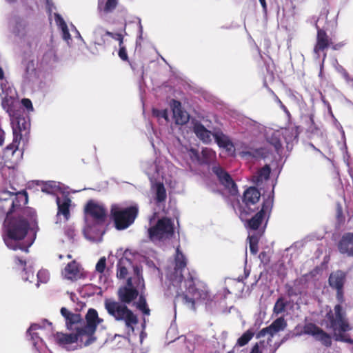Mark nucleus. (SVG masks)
I'll return each mask as SVG.
<instances>
[{"mask_svg":"<svg viewBox=\"0 0 353 353\" xmlns=\"http://www.w3.org/2000/svg\"><path fill=\"white\" fill-rule=\"evenodd\" d=\"M155 186V202L157 204H160L165 201L167 198V193L163 183L157 182Z\"/></svg>","mask_w":353,"mask_h":353,"instance_id":"obj_31","label":"nucleus"},{"mask_svg":"<svg viewBox=\"0 0 353 353\" xmlns=\"http://www.w3.org/2000/svg\"><path fill=\"white\" fill-rule=\"evenodd\" d=\"M35 63L34 60H29L25 63V71L26 74H30L35 72Z\"/></svg>","mask_w":353,"mask_h":353,"instance_id":"obj_46","label":"nucleus"},{"mask_svg":"<svg viewBox=\"0 0 353 353\" xmlns=\"http://www.w3.org/2000/svg\"><path fill=\"white\" fill-rule=\"evenodd\" d=\"M213 173L217 176L219 183L224 186L231 195L238 193V188L230 174L219 165L212 168Z\"/></svg>","mask_w":353,"mask_h":353,"instance_id":"obj_13","label":"nucleus"},{"mask_svg":"<svg viewBox=\"0 0 353 353\" xmlns=\"http://www.w3.org/2000/svg\"><path fill=\"white\" fill-rule=\"evenodd\" d=\"M192 131L196 137L204 143H211V137L213 136V132L206 129L200 122L196 121L194 123Z\"/></svg>","mask_w":353,"mask_h":353,"instance_id":"obj_21","label":"nucleus"},{"mask_svg":"<svg viewBox=\"0 0 353 353\" xmlns=\"http://www.w3.org/2000/svg\"><path fill=\"white\" fill-rule=\"evenodd\" d=\"M85 212L90 215L98 225H103L106 220L107 211L103 205L90 200L85 206Z\"/></svg>","mask_w":353,"mask_h":353,"instance_id":"obj_15","label":"nucleus"},{"mask_svg":"<svg viewBox=\"0 0 353 353\" xmlns=\"http://www.w3.org/2000/svg\"><path fill=\"white\" fill-rule=\"evenodd\" d=\"M281 134V130H270L266 132L267 141L274 146L277 152H279V150L282 148L283 140L282 135Z\"/></svg>","mask_w":353,"mask_h":353,"instance_id":"obj_25","label":"nucleus"},{"mask_svg":"<svg viewBox=\"0 0 353 353\" xmlns=\"http://www.w3.org/2000/svg\"><path fill=\"white\" fill-rule=\"evenodd\" d=\"M189 157L191 159V160L194 162H197L200 164V157L201 154H199V151L195 148H190L189 150Z\"/></svg>","mask_w":353,"mask_h":353,"instance_id":"obj_45","label":"nucleus"},{"mask_svg":"<svg viewBox=\"0 0 353 353\" xmlns=\"http://www.w3.org/2000/svg\"><path fill=\"white\" fill-rule=\"evenodd\" d=\"M56 202L58 207L57 215L62 214L65 220H68L70 216V207L71 205V199L65 196L62 199L57 197Z\"/></svg>","mask_w":353,"mask_h":353,"instance_id":"obj_24","label":"nucleus"},{"mask_svg":"<svg viewBox=\"0 0 353 353\" xmlns=\"http://www.w3.org/2000/svg\"><path fill=\"white\" fill-rule=\"evenodd\" d=\"M271 172L270 168L268 165H265L259 171V177L261 179H268Z\"/></svg>","mask_w":353,"mask_h":353,"instance_id":"obj_44","label":"nucleus"},{"mask_svg":"<svg viewBox=\"0 0 353 353\" xmlns=\"http://www.w3.org/2000/svg\"><path fill=\"white\" fill-rule=\"evenodd\" d=\"M38 281L41 283H46L49 279V274L46 270H40L37 273Z\"/></svg>","mask_w":353,"mask_h":353,"instance_id":"obj_49","label":"nucleus"},{"mask_svg":"<svg viewBox=\"0 0 353 353\" xmlns=\"http://www.w3.org/2000/svg\"><path fill=\"white\" fill-rule=\"evenodd\" d=\"M119 41V48H121V47H125L124 45H123V35L122 34V36L119 39V40H117Z\"/></svg>","mask_w":353,"mask_h":353,"instance_id":"obj_63","label":"nucleus"},{"mask_svg":"<svg viewBox=\"0 0 353 353\" xmlns=\"http://www.w3.org/2000/svg\"><path fill=\"white\" fill-rule=\"evenodd\" d=\"M6 207L9 208L8 214L13 216H29L30 220L35 221L36 212L30 208L26 207L28 203V196L26 190H22L14 194L11 201H8Z\"/></svg>","mask_w":353,"mask_h":353,"instance_id":"obj_6","label":"nucleus"},{"mask_svg":"<svg viewBox=\"0 0 353 353\" xmlns=\"http://www.w3.org/2000/svg\"><path fill=\"white\" fill-rule=\"evenodd\" d=\"M249 240V247H250V252L255 255L257 254L259 251V238L256 235H252L248 236Z\"/></svg>","mask_w":353,"mask_h":353,"instance_id":"obj_38","label":"nucleus"},{"mask_svg":"<svg viewBox=\"0 0 353 353\" xmlns=\"http://www.w3.org/2000/svg\"><path fill=\"white\" fill-rule=\"evenodd\" d=\"M8 88V83L4 77L3 69L0 67V92L2 93H7Z\"/></svg>","mask_w":353,"mask_h":353,"instance_id":"obj_40","label":"nucleus"},{"mask_svg":"<svg viewBox=\"0 0 353 353\" xmlns=\"http://www.w3.org/2000/svg\"><path fill=\"white\" fill-rule=\"evenodd\" d=\"M29 216H13L8 219H4L3 225L6 228V235L3 236V241L6 246L13 250H21L28 252V246L21 243L24 239L30 229Z\"/></svg>","mask_w":353,"mask_h":353,"instance_id":"obj_3","label":"nucleus"},{"mask_svg":"<svg viewBox=\"0 0 353 353\" xmlns=\"http://www.w3.org/2000/svg\"><path fill=\"white\" fill-rule=\"evenodd\" d=\"M133 269H134V274H136L139 280L141 279L142 282H143V279L142 276H141L140 268L137 265H136V266L133 267Z\"/></svg>","mask_w":353,"mask_h":353,"instance_id":"obj_59","label":"nucleus"},{"mask_svg":"<svg viewBox=\"0 0 353 353\" xmlns=\"http://www.w3.org/2000/svg\"><path fill=\"white\" fill-rule=\"evenodd\" d=\"M64 275L68 279L77 280L79 276V264L75 261L68 263L64 268Z\"/></svg>","mask_w":353,"mask_h":353,"instance_id":"obj_28","label":"nucleus"},{"mask_svg":"<svg viewBox=\"0 0 353 353\" xmlns=\"http://www.w3.org/2000/svg\"><path fill=\"white\" fill-rule=\"evenodd\" d=\"M336 218L339 225H342L345 222V216L343 215V209L340 204H338L336 210Z\"/></svg>","mask_w":353,"mask_h":353,"instance_id":"obj_43","label":"nucleus"},{"mask_svg":"<svg viewBox=\"0 0 353 353\" xmlns=\"http://www.w3.org/2000/svg\"><path fill=\"white\" fill-rule=\"evenodd\" d=\"M303 333L312 336L315 340L320 341L324 346L332 345V337L330 334L313 323H307L303 326Z\"/></svg>","mask_w":353,"mask_h":353,"instance_id":"obj_14","label":"nucleus"},{"mask_svg":"<svg viewBox=\"0 0 353 353\" xmlns=\"http://www.w3.org/2000/svg\"><path fill=\"white\" fill-rule=\"evenodd\" d=\"M287 305L288 302L285 301L283 297H279L274 304L273 308L274 313L279 314L284 312Z\"/></svg>","mask_w":353,"mask_h":353,"instance_id":"obj_37","label":"nucleus"},{"mask_svg":"<svg viewBox=\"0 0 353 353\" xmlns=\"http://www.w3.org/2000/svg\"><path fill=\"white\" fill-rule=\"evenodd\" d=\"M86 323L83 322V327H80L81 331L85 336V346L90 345L95 339L93 336L96 332L97 325L103 321L98 315L97 311L94 308H90L85 315Z\"/></svg>","mask_w":353,"mask_h":353,"instance_id":"obj_10","label":"nucleus"},{"mask_svg":"<svg viewBox=\"0 0 353 353\" xmlns=\"http://www.w3.org/2000/svg\"><path fill=\"white\" fill-rule=\"evenodd\" d=\"M72 312H70L67 308L63 307L61 308V314L66 320Z\"/></svg>","mask_w":353,"mask_h":353,"instance_id":"obj_58","label":"nucleus"},{"mask_svg":"<svg viewBox=\"0 0 353 353\" xmlns=\"http://www.w3.org/2000/svg\"><path fill=\"white\" fill-rule=\"evenodd\" d=\"M105 35L109 36L111 38H112L113 39L117 41L122 36V34L121 33H119V32L114 33V32H110V31L107 30V31H105L104 35L101 34L100 35V38H99L98 37L99 33L95 32L94 44L99 45V46H103V45H105V40L104 39V36Z\"/></svg>","mask_w":353,"mask_h":353,"instance_id":"obj_34","label":"nucleus"},{"mask_svg":"<svg viewBox=\"0 0 353 353\" xmlns=\"http://www.w3.org/2000/svg\"><path fill=\"white\" fill-rule=\"evenodd\" d=\"M346 281L345 272L338 270L331 272L328 278L330 287L336 290V299L338 301L334 307V311L331 309L325 316V325L327 329L333 331V337L336 341L344 342L353 345V339L347 334L352 330V327L343 309L342 304L345 303L344 285Z\"/></svg>","mask_w":353,"mask_h":353,"instance_id":"obj_1","label":"nucleus"},{"mask_svg":"<svg viewBox=\"0 0 353 353\" xmlns=\"http://www.w3.org/2000/svg\"><path fill=\"white\" fill-rule=\"evenodd\" d=\"M13 196V192L8 190L1 191L0 192V201L1 202V205H6V203H8V201H11Z\"/></svg>","mask_w":353,"mask_h":353,"instance_id":"obj_41","label":"nucleus"},{"mask_svg":"<svg viewBox=\"0 0 353 353\" xmlns=\"http://www.w3.org/2000/svg\"><path fill=\"white\" fill-rule=\"evenodd\" d=\"M106 268V259L105 256L100 258L96 264L95 270L99 273H103Z\"/></svg>","mask_w":353,"mask_h":353,"instance_id":"obj_42","label":"nucleus"},{"mask_svg":"<svg viewBox=\"0 0 353 353\" xmlns=\"http://www.w3.org/2000/svg\"><path fill=\"white\" fill-rule=\"evenodd\" d=\"M311 124L307 129V136L310 139H318L321 141H324L326 138V133L323 126L317 125L313 119V115L310 117Z\"/></svg>","mask_w":353,"mask_h":353,"instance_id":"obj_22","label":"nucleus"},{"mask_svg":"<svg viewBox=\"0 0 353 353\" xmlns=\"http://www.w3.org/2000/svg\"><path fill=\"white\" fill-rule=\"evenodd\" d=\"M168 112H152V114L155 117H162L168 120Z\"/></svg>","mask_w":353,"mask_h":353,"instance_id":"obj_55","label":"nucleus"},{"mask_svg":"<svg viewBox=\"0 0 353 353\" xmlns=\"http://www.w3.org/2000/svg\"><path fill=\"white\" fill-rule=\"evenodd\" d=\"M83 320L80 314L72 313L71 315L65 320V325L68 330H75L83 327Z\"/></svg>","mask_w":353,"mask_h":353,"instance_id":"obj_27","label":"nucleus"},{"mask_svg":"<svg viewBox=\"0 0 353 353\" xmlns=\"http://www.w3.org/2000/svg\"><path fill=\"white\" fill-rule=\"evenodd\" d=\"M173 118L176 125H183L186 124L190 120L188 112H172Z\"/></svg>","mask_w":353,"mask_h":353,"instance_id":"obj_35","label":"nucleus"},{"mask_svg":"<svg viewBox=\"0 0 353 353\" xmlns=\"http://www.w3.org/2000/svg\"><path fill=\"white\" fill-rule=\"evenodd\" d=\"M61 30H62V32H63V37L64 39L65 40H68L69 39H70V34L69 32V30H68V26L66 25V23H65V21L61 19Z\"/></svg>","mask_w":353,"mask_h":353,"instance_id":"obj_50","label":"nucleus"},{"mask_svg":"<svg viewBox=\"0 0 353 353\" xmlns=\"http://www.w3.org/2000/svg\"><path fill=\"white\" fill-rule=\"evenodd\" d=\"M136 306L143 314L148 316L150 314V310L148 306L146 299L143 295L141 294L139 296Z\"/></svg>","mask_w":353,"mask_h":353,"instance_id":"obj_36","label":"nucleus"},{"mask_svg":"<svg viewBox=\"0 0 353 353\" xmlns=\"http://www.w3.org/2000/svg\"><path fill=\"white\" fill-rule=\"evenodd\" d=\"M28 23L21 17H17L13 28V33L19 37H25L28 34Z\"/></svg>","mask_w":353,"mask_h":353,"instance_id":"obj_29","label":"nucleus"},{"mask_svg":"<svg viewBox=\"0 0 353 353\" xmlns=\"http://www.w3.org/2000/svg\"><path fill=\"white\" fill-rule=\"evenodd\" d=\"M185 285L187 292L194 296L196 301L203 303L208 306L215 304V295L205 285L196 286L194 278L190 273L187 279L185 280Z\"/></svg>","mask_w":353,"mask_h":353,"instance_id":"obj_8","label":"nucleus"},{"mask_svg":"<svg viewBox=\"0 0 353 353\" xmlns=\"http://www.w3.org/2000/svg\"><path fill=\"white\" fill-rule=\"evenodd\" d=\"M174 232L173 222L168 217L159 219L155 225L148 229V236L152 241L170 239Z\"/></svg>","mask_w":353,"mask_h":353,"instance_id":"obj_9","label":"nucleus"},{"mask_svg":"<svg viewBox=\"0 0 353 353\" xmlns=\"http://www.w3.org/2000/svg\"><path fill=\"white\" fill-rule=\"evenodd\" d=\"M6 205H0V220H2L5 218V219H8L9 217H12V214H8L9 211V208L6 207Z\"/></svg>","mask_w":353,"mask_h":353,"instance_id":"obj_48","label":"nucleus"},{"mask_svg":"<svg viewBox=\"0 0 353 353\" xmlns=\"http://www.w3.org/2000/svg\"><path fill=\"white\" fill-rule=\"evenodd\" d=\"M57 343L60 345H65L72 344L80 341L81 343H85V336L81 331L79 328L77 329V332L71 334H64L62 332H57L54 335Z\"/></svg>","mask_w":353,"mask_h":353,"instance_id":"obj_17","label":"nucleus"},{"mask_svg":"<svg viewBox=\"0 0 353 353\" xmlns=\"http://www.w3.org/2000/svg\"><path fill=\"white\" fill-rule=\"evenodd\" d=\"M138 214L139 208L136 205L122 208L114 203L110 207V217L117 230H123L134 223Z\"/></svg>","mask_w":353,"mask_h":353,"instance_id":"obj_5","label":"nucleus"},{"mask_svg":"<svg viewBox=\"0 0 353 353\" xmlns=\"http://www.w3.org/2000/svg\"><path fill=\"white\" fill-rule=\"evenodd\" d=\"M264 341H260L259 343H256L252 348L250 353H261L259 349V345H263Z\"/></svg>","mask_w":353,"mask_h":353,"instance_id":"obj_56","label":"nucleus"},{"mask_svg":"<svg viewBox=\"0 0 353 353\" xmlns=\"http://www.w3.org/2000/svg\"><path fill=\"white\" fill-rule=\"evenodd\" d=\"M286 293L289 297L296 296L301 294V292L294 288L293 286L286 284L285 285Z\"/></svg>","mask_w":353,"mask_h":353,"instance_id":"obj_47","label":"nucleus"},{"mask_svg":"<svg viewBox=\"0 0 353 353\" xmlns=\"http://www.w3.org/2000/svg\"><path fill=\"white\" fill-rule=\"evenodd\" d=\"M216 159V152L211 148H204L200 157L201 165H210Z\"/></svg>","mask_w":353,"mask_h":353,"instance_id":"obj_30","label":"nucleus"},{"mask_svg":"<svg viewBox=\"0 0 353 353\" xmlns=\"http://www.w3.org/2000/svg\"><path fill=\"white\" fill-rule=\"evenodd\" d=\"M332 44L325 30L317 27L316 41L313 52L317 58L320 57V52H323Z\"/></svg>","mask_w":353,"mask_h":353,"instance_id":"obj_18","label":"nucleus"},{"mask_svg":"<svg viewBox=\"0 0 353 353\" xmlns=\"http://www.w3.org/2000/svg\"><path fill=\"white\" fill-rule=\"evenodd\" d=\"M118 55L121 60L128 61V56L125 47L119 48Z\"/></svg>","mask_w":353,"mask_h":353,"instance_id":"obj_52","label":"nucleus"},{"mask_svg":"<svg viewBox=\"0 0 353 353\" xmlns=\"http://www.w3.org/2000/svg\"><path fill=\"white\" fill-rule=\"evenodd\" d=\"M186 265L187 260L185 256L177 248L174 270L169 276V279L174 286L181 285V283L186 279L183 274V271L185 269Z\"/></svg>","mask_w":353,"mask_h":353,"instance_id":"obj_12","label":"nucleus"},{"mask_svg":"<svg viewBox=\"0 0 353 353\" xmlns=\"http://www.w3.org/2000/svg\"><path fill=\"white\" fill-rule=\"evenodd\" d=\"M52 188V185L50 183H46L42 188L43 192H50V189Z\"/></svg>","mask_w":353,"mask_h":353,"instance_id":"obj_60","label":"nucleus"},{"mask_svg":"<svg viewBox=\"0 0 353 353\" xmlns=\"http://www.w3.org/2000/svg\"><path fill=\"white\" fill-rule=\"evenodd\" d=\"M213 137L219 148H222L228 152L234 150V145L230 137L225 134L220 129L214 130Z\"/></svg>","mask_w":353,"mask_h":353,"instance_id":"obj_20","label":"nucleus"},{"mask_svg":"<svg viewBox=\"0 0 353 353\" xmlns=\"http://www.w3.org/2000/svg\"><path fill=\"white\" fill-rule=\"evenodd\" d=\"M21 104L27 109V110H33L32 101L27 98L21 100Z\"/></svg>","mask_w":353,"mask_h":353,"instance_id":"obj_54","label":"nucleus"},{"mask_svg":"<svg viewBox=\"0 0 353 353\" xmlns=\"http://www.w3.org/2000/svg\"><path fill=\"white\" fill-rule=\"evenodd\" d=\"M13 131V140L5 149V154H13L18 149L23 132L26 135L30 128V119L28 112H8Z\"/></svg>","mask_w":353,"mask_h":353,"instance_id":"obj_4","label":"nucleus"},{"mask_svg":"<svg viewBox=\"0 0 353 353\" xmlns=\"http://www.w3.org/2000/svg\"><path fill=\"white\" fill-rule=\"evenodd\" d=\"M299 128L297 126L281 128L283 142H285L288 148V145L292 143L294 141H298V137L300 133Z\"/></svg>","mask_w":353,"mask_h":353,"instance_id":"obj_23","label":"nucleus"},{"mask_svg":"<svg viewBox=\"0 0 353 353\" xmlns=\"http://www.w3.org/2000/svg\"><path fill=\"white\" fill-rule=\"evenodd\" d=\"M169 105L171 110H181V103L176 99H171Z\"/></svg>","mask_w":353,"mask_h":353,"instance_id":"obj_51","label":"nucleus"},{"mask_svg":"<svg viewBox=\"0 0 353 353\" xmlns=\"http://www.w3.org/2000/svg\"><path fill=\"white\" fill-rule=\"evenodd\" d=\"M261 192L256 187L248 188L243 193L242 203L238 201L239 218L241 221L259 209Z\"/></svg>","mask_w":353,"mask_h":353,"instance_id":"obj_7","label":"nucleus"},{"mask_svg":"<svg viewBox=\"0 0 353 353\" xmlns=\"http://www.w3.org/2000/svg\"><path fill=\"white\" fill-rule=\"evenodd\" d=\"M132 266V261L125 256V253L117 263V276L119 279H125L128 274V270Z\"/></svg>","mask_w":353,"mask_h":353,"instance_id":"obj_26","label":"nucleus"},{"mask_svg":"<svg viewBox=\"0 0 353 353\" xmlns=\"http://www.w3.org/2000/svg\"><path fill=\"white\" fill-rule=\"evenodd\" d=\"M40 327H41V326L38 324H32L28 329V332H30L32 331L37 330L39 329Z\"/></svg>","mask_w":353,"mask_h":353,"instance_id":"obj_61","label":"nucleus"},{"mask_svg":"<svg viewBox=\"0 0 353 353\" xmlns=\"http://www.w3.org/2000/svg\"><path fill=\"white\" fill-rule=\"evenodd\" d=\"M337 248L342 254L353 257V232H345L337 243Z\"/></svg>","mask_w":353,"mask_h":353,"instance_id":"obj_19","label":"nucleus"},{"mask_svg":"<svg viewBox=\"0 0 353 353\" xmlns=\"http://www.w3.org/2000/svg\"><path fill=\"white\" fill-rule=\"evenodd\" d=\"M29 333H30V335L31 336V339L33 341L34 345H36L37 342L35 341H36L37 339L39 338L38 334L37 333H34V332L31 333V332H29Z\"/></svg>","mask_w":353,"mask_h":353,"instance_id":"obj_62","label":"nucleus"},{"mask_svg":"<svg viewBox=\"0 0 353 353\" xmlns=\"http://www.w3.org/2000/svg\"><path fill=\"white\" fill-rule=\"evenodd\" d=\"M273 205V199H268L265 200L259 211H258L251 219H248V216L245 220V226L252 230H256L262 224L263 220L267 216L270 214ZM269 215H268V217Z\"/></svg>","mask_w":353,"mask_h":353,"instance_id":"obj_11","label":"nucleus"},{"mask_svg":"<svg viewBox=\"0 0 353 353\" xmlns=\"http://www.w3.org/2000/svg\"><path fill=\"white\" fill-rule=\"evenodd\" d=\"M65 234L70 239H73L76 236L75 230L72 228H68L65 230Z\"/></svg>","mask_w":353,"mask_h":353,"instance_id":"obj_57","label":"nucleus"},{"mask_svg":"<svg viewBox=\"0 0 353 353\" xmlns=\"http://www.w3.org/2000/svg\"><path fill=\"white\" fill-rule=\"evenodd\" d=\"M14 263L17 266L21 267L25 270L26 266V261L20 257L16 256L14 258Z\"/></svg>","mask_w":353,"mask_h":353,"instance_id":"obj_53","label":"nucleus"},{"mask_svg":"<svg viewBox=\"0 0 353 353\" xmlns=\"http://www.w3.org/2000/svg\"><path fill=\"white\" fill-rule=\"evenodd\" d=\"M254 333L250 330H248L239 338L236 344L239 346H244L248 343V342L252 339Z\"/></svg>","mask_w":353,"mask_h":353,"instance_id":"obj_39","label":"nucleus"},{"mask_svg":"<svg viewBox=\"0 0 353 353\" xmlns=\"http://www.w3.org/2000/svg\"><path fill=\"white\" fill-rule=\"evenodd\" d=\"M287 327V322L283 317L277 318L269 326L263 328L257 334L256 338L259 339L269 335L268 342L272 341L273 336L285 329Z\"/></svg>","mask_w":353,"mask_h":353,"instance_id":"obj_16","label":"nucleus"},{"mask_svg":"<svg viewBox=\"0 0 353 353\" xmlns=\"http://www.w3.org/2000/svg\"><path fill=\"white\" fill-rule=\"evenodd\" d=\"M188 294H190L187 292V290H185V292H181V293H179V292H177L176 297L181 299L182 303L184 305H185L187 307H188L190 309H191L192 310H196L195 303L196 301V299H194V297L192 296V297H190Z\"/></svg>","mask_w":353,"mask_h":353,"instance_id":"obj_33","label":"nucleus"},{"mask_svg":"<svg viewBox=\"0 0 353 353\" xmlns=\"http://www.w3.org/2000/svg\"><path fill=\"white\" fill-rule=\"evenodd\" d=\"M119 0H98V8L105 13L112 12L117 7Z\"/></svg>","mask_w":353,"mask_h":353,"instance_id":"obj_32","label":"nucleus"},{"mask_svg":"<svg viewBox=\"0 0 353 353\" xmlns=\"http://www.w3.org/2000/svg\"><path fill=\"white\" fill-rule=\"evenodd\" d=\"M127 285L118 290L117 296L119 301L107 299L104 301V306L108 314L116 321L124 323L128 331L134 332L139 319L133 311L128 308L127 304H130L137 298L139 291L132 287L131 278L127 280Z\"/></svg>","mask_w":353,"mask_h":353,"instance_id":"obj_2","label":"nucleus"},{"mask_svg":"<svg viewBox=\"0 0 353 353\" xmlns=\"http://www.w3.org/2000/svg\"><path fill=\"white\" fill-rule=\"evenodd\" d=\"M264 10H267V4L265 0H259Z\"/></svg>","mask_w":353,"mask_h":353,"instance_id":"obj_64","label":"nucleus"}]
</instances>
